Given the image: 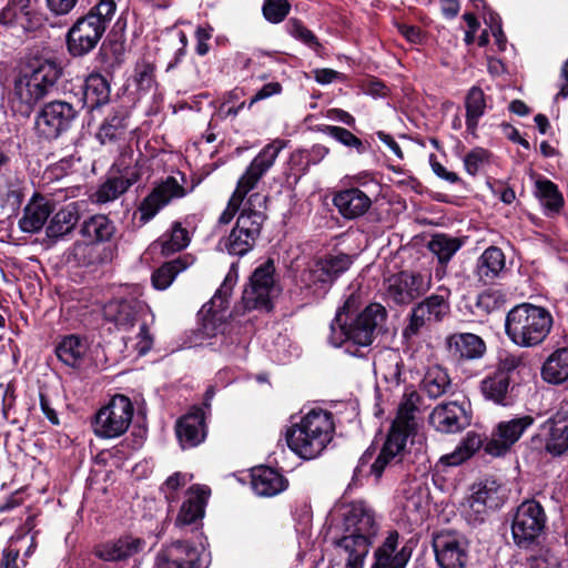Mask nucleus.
Returning a JSON list of instances; mask_svg holds the SVG:
<instances>
[{
	"label": "nucleus",
	"mask_w": 568,
	"mask_h": 568,
	"mask_svg": "<svg viewBox=\"0 0 568 568\" xmlns=\"http://www.w3.org/2000/svg\"><path fill=\"white\" fill-rule=\"evenodd\" d=\"M145 547V540L139 537L124 536L114 541L102 544L95 548V556L104 561L125 560Z\"/></svg>",
	"instance_id": "nucleus-32"
},
{
	"label": "nucleus",
	"mask_w": 568,
	"mask_h": 568,
	"mask_svg": "<svg viewBox=\"0 0 568 568\" xmlns=\"http://www.w3.org/2000/svg\"><path fill=\"white\" fill-rule=\"evenodd\" d=\"M109 311L114 312L111 316L120 328L129 329L135 324L138 311L131 302L121 301L111 304Z\"/></svg>",
	"instance_id": "nucleus-53"
},
{
	"label": "nucleus",
	"mask_w": 568,
	"mask_h": 568,
	"mask_svg": "<svg viewBox=\"0 0 568 568\" xmlns=\"http://www.w3.org/2000/svg\"><path fill=\"white\" fill-rule=\"evenodd\" d=\"M291 4L286 0H265L263 14L272 23L282 22L288 14Z\"/></svg>",
	"instance_id": "nucleus-59"
},
{
	"label": "nucleus",
	"mask_w": 568,
	"mask_h": 568,
	"mask_svg": "<svg viewBox=\"0 0 568 568\" xmlns=\"http://www.w3.org/2000/svg\"><path fill=\"white\" fill-rule=\"evenodd\" d=\"M237 282V271L235 264H232L230 271L224 277L223 283L216 290L213 297L203 305L202 311L207 315H212L213 317H217L220 313L226 310L230 297L233 292V287Z\"/></svg>",
	"instance_id": "nucleus-38"
},
{
	"label": "nucleus",
	"mask_w": 568,
	"mask_h": 568,
	"mask_svg": "<svg viewBox=\"0 0 568 568\" xmlns=\"http://www.w3.org/2000/svg\"><path fill=\"white\" fill-rule=\"evenodd\" d=\"M185 195L183 186L179 184L175 178L169 176L143 200L140 205L141 220L150 221L155 214L165 206L172 199H179Z\"/></svg>",
	"instance_id": "nucleus-22"
},
{
	"label": "nucleus",
	"mask_w": 568,
	"mask_h": 568,
	"mask_svg": "<svg viewBox=\"0 0 568 568\" xmlns=\"http://www.w3.org/2000/svg\"><path fill=\"white\" fill-rule=\"evenodd\" d=\"M545 425H550L545 442V450L552 457L562 456L568 452V423L559 425L549 418Z\"/></svg>",
	"instance_id": "nucleus-43"
},
{
	"label": "nucleus",
	"mask_w": 568,
	"mask_h": 568,
	"mask_svg": "<svg viewBox=\"0 0 568 568\" xmlns=\"http://www.w3.org/2000/svg\"><path fill=\"white\" fill-rule=\"evenodd\" d=\"M521 356L505 354L500 356L496 369L480 382V392L487 400L501 406L511 405L515 402L514 394L518 369L524 367Z\"/></svg>",
	"instance_id": "nucleus-7"
},
{
	"label": "nucleus",
	"mask_w": 568,
	"mask_h": 568,
	"mask_svg": "<svg viewBox=\"0 0 568 568\" xmlns=\"http://www.w3.org/2000/svg\"><path fill=\"white\" fill-rule=\"evenodd\" d=\"M128 111L125 109L114 110L101 124L97 138L104 144L120 139L126 129Z\"/></svg>",
	"instance_id": "nucleus-42"
},
{
	"label": "nucleus",
	"mask_w": 568,
	"mask_h": 568,
	"mask_svg": "<svg viewBox=\"0 0 568 568\" xmlns=\"http://www.w3.org/2000/svg\"><path fill=\"white\" fill-rule=\"evenodd\" d=\"M53 212L50 201L34 193L23 209L22 216L19 220V227L24 233H38L47 223Z\"/></svg>",
	"instance_id": "nucleus-27"
},
{
	"label": "nucleus",
	"mask_w": 568,
	"mask_h": 568,
	"mask_svg": "<svg viewBox=\"0 0 568 568\" xmlns=\"http://www.w3.org/2000/svg\"><path fill=\"white\" fill-rule=\"evenodd\" d=\"M335 429L333 414L321 409H311L298 423L287 428L285 438L288 448L303 459H313L321 455L332 440Z\"/></svg>",
	"instance_id": "nucleus-3"
},
{
	"label": "nucleus",
	"mask_w": 568,
	"mask_h": 568,
	"mask_svg": "<svg viewBox=\"0 0 568 568\" xmlns=\"http://www.w3.org/2000/svg\"><path fill=\"white\" fill-rule=\"evenodd\" d=\"M155 67L146 61H142L135 67L134 82L142 92H149L155 83Z\"/></svg>",
	"instance_id": "nucleus-58"
},
{
	"label": "nucleus",
	"mask_w": 568,
	"mask_h": 568,
	"mask_svg": "<svg viewBox=\"0 0 568 568\" xmlns=\"http://www.w3.org/2000/svg\"><path fill=\"white\" fill-rule=\"evenodd\" d=\"M449 355L458 361L479 359L486 353L484 339L473 333H454L446 337Z\"/></svg>",
	"instance_id": "nucleus-26"
},
{
	"label": "nucleus",
	"mask_w": 568,
	"mask_h": 568,
	"mask_svg": "<svg viewBox=\"0 0 568 568\" xmlns=\"http://www.w3.org/2000/svg\"><path fill=\"white\" fill-rule=\"evenodd\" d=\"M133 417V405L129 397L115 395L95 414L94 433L102 438H115L123 435Z\"/></svg>",
	"instance_id": "nucleus-12"
},
{
	"label": "nucleus",
	"mask_w": 568,
	"mask_h": 568,
	"mask_svg": "<svg viewBox=\"0 0 568 568\" xmlns=\"http://www.w3.org/2000/svg\"><path fill=\"white\" fill-rule=\"evenodd\" d=\"M197 549L184 541L163 547L155 559L156 568H197Z\"/></svg>",
	"instance_id": "nucleus-25"
},
{
	"label": "nucleus",
	"mask_w": 568,
	"mask_h": 568,
	"mask_svg": "<svg viewBox=\"0 0 568 568\" xmlns=\"http://www.w3.org/2000/svg\"><path fill=\"white\" fill-rule=\"evenodd\" d=\"M333 204L344 219L354 220L369 210L372 200L362 190L351 187L336 192Z\"/></svg>",
	"instance_id": "nucleus-30"
},
{
	"label": "nucleus",
	"mask_w": 568,
	"mask_h": 568,
	"mask_svg": "<svg viewBox=\"0 0 568 568\" xmlns=\"http://www.w3.org/2000/svg\"><path fill=\"white\" fill-rule=\"evenodd\" d=\"M452 386L447 371L439 365L429 366L420 381L422 390L432 399L446 395Z\"/></svg>",
	"instance_id": "nucleus-37"
},
{
	"label": "nucleus",
	"mask_w": 568,
	"mask_h": 568,
	"mask_svg": "<svg viewBox=\"0 0 568 568\" xmlns=\"http://www.w3.org/2000/svg\"><path fill=\"white\" fill-rule=\"evenodd\" d=\"M432 287V275L402 271L384 281V294L395 305H409L424 296Z\"/></svg>",
	"instance_id": "nucleus-10"
},
{
	"label": "nucleus",
	"mask_w": 568,
	"mask_h": 568,
	"mask_svg": "<svg viewBox=\"0 0 568 568\" xmlns=\"http://www.w3.org/2000/svg\"><path fill=\"white\" fill-rule=\"evenodd\" d=\"M464 242L445 233L434 234L428 242L429 251L437 256L439 264L446 265L452 257L460 250Z\"/></svg>",
	"instance_id": "nucleus-41"
},
{
	"label": "nucleus",
	"mask_w": 568,
	"mask_h": 568,
	"mask_svg": "<svg viewBox=\"0 0 568 568\" xmlns=\"http://www.w3.org/2000/svg\"><path fill=\"white\" fill-rule=\"evenodd\" d=\"M487 159L488 152L481 148H476L466 154L464 159L465 170L468 174L476 175Z\"/></svg>",
	"instance_id": "nucleus-60"
},
{
	"label": "nucleus",
	"mask_w": 568,
	"mask_h": 568,
	"mask_svg": "<svg viewBox=\"0 0 568 568\" xmlns=\"http://www.w3.org/2000/svg\"><path fill=\"white\" fill-rule=\"evenodd\" d=\"M140 179L136 170H126L121 176L109 178L102 183L93 199L97 203L103 204L116 200L125 193Z\"/></svg>",
	"instance_id": "nucleus-34"
},
{
	"label": "nucleus",
	"mask_w": 568,
	"mask_h": 568,
	"mask_svg": "<svg viewBox=\"0 0 568 568\" xmlns=\"http://www.w3.org/2000/svg\"><path fill=\"white\" fill-rule=\"evenodd\" d=\"M536 194L546 210L558 213L564 205V197L557 185L549 180L536 182Z\"/></svg>",
	"instance_id": "nucleus-48"
},
{
	"label": "nucleus",
	"mask_w": 568,
	"mask_h": 568,
	"mask_svg": "<svg viewBox=\"0 0 568 568\" xmlns=\"http://www.w3.org/2000/svg\"><path fill=\"white\" fill-rule=\"evenodd\" d=\"M288 33L295 39L302 41L304 44L308 45L313 50L317 51L321 48V43L318 42L315 34L307 29L301 21L296 19L288 20L287 24Z\"/></svg>",
	"instance_id": "nucleus-57"
},
{
	"label": "nucleus",
	"mask_w": 568,
	"mask_h": 568,
	"mask_svg": "<svg viewBox=\"0 0 568 568\" xmlns=\"http://www.w3.org/2000/svg\"><path fill=\"white\" fill-rule=\"evenodd\" d=\"M71 104L53 101L44 105L36 119V126L47 139H54L69 128Z\"/></svg>",
	"instance_id": "nucleus-18"
},
{
	"label": "nucleus",
	"mask_w": 568,
	"mask_h": 568,
	"mask_svg": "<svg viewBox=\"0 0 568 568\" xmlns=\"http://www.w3.org/2000/svg\"><path fill=\"white\" fill-rule=\"evenodd\" d=\"M528 568H562L559 559L549 552L532 557L528 562Z\"/></svg>",
	"instance_id": "nucleus-64"
},
{
	"label": "nucleus",
	"mask_w": 568,
	"mask_h": 568,
	"mask_svg": "<svg viewBox=\"0 0 568 568\" xmlns=\"http://www.w3.org/2000/svg\"><path fill=\"white\" fill-rule=\"evenodd\" d=\"M176 437L183 449L201 444L205 438L204 416L201 408H194L181 417L175 426Z\"/></svg>",
	"instance_id": "nucleus-29"
},
{
	"label": "nucleus",
	"mask_w": 568,
	"mask_h": 568,
	"mask_svg": "<svg viewBox=\"0 0 568 568\" xmlns=\"http://www.w3.org/2000/svg\"><path fill=\"white\" fill-rule=\"evenodd\" d=\"M105 32L103 22L94 14H87L73 23V55H83L95 48L97 43Z\"/></svg>",
	"instance_id": "nucleus-24"
},
{
	"label": "nucleus",
	"mask_w": 568,
	"mask_h": 568,
	"mask_svg": "<svg viewBox=\"0 0 568 568\" xmlns=\"http://www.w3.org/2000/svg\"><path fill=\"white\" fill-rule=\"evenodd\" d=\"M405 447L406 440L402 435L388 433L379 455L371 466V474L379 479L385 469L392 468L402 462Z\"/></svg>",
	"instance_id": "nucleus-33"
},
{
	"label": "nucleus",
	"mask_w": 568,
	"mask_h": 568,
	"mask_svg": "<svg viewBox=\"0 0 568 568\" xmlns=\"http://www.w3.org/2000/svg\"><path fill=\"white\" fill-rule=\"evenodd\" d=\"M429 424L439 433L454 434L469 425V416L457 402L443 403L430 413Z\"/></svg>",
	"instance_id": "nucleus-21"
},
{
	"label": "nucleus",
	"mask_w": 568,
	"mask_h": 568,
	"mask_svg": "<svg viewBox=\"0 0 568 568\" xmlns=\"http://www.w3.org/2000/svg\"><path fill=\"white\" fill-rule=\"evenodd\" d=\"M542 379L549 384H562L568 379V347L556 349L541 367Z\"/></svg>",
	"instance_id": "nucleus-39"
},
{
	"label": "nucleus",
	"mask_w": 568,
	"mask_h": 568,
	"mask_svg": "<svg viewBox=\"0 0 568 568\" xmlns=\"http://www.w3.org/2000/svg\"><path fill=\"white\" fill-rule=\"evenodd\" d=\"M210 489L205 486H192L187 490V497L183 501L178 517L175 519L176 527H185L196 524L204 516L206 499Z\"/></svg>",
	"instance_id": "nucleus-31"
},
{
	"label": "nucleus",
	"mask_w": 568,
	"mask_h": 568,
	"mask_svg": "<svg viewBox=\"0 0 568 568\" xmlns=\"http://www.w3.org/2000/svg\"><path fill=\"white\" fill-rule=\"evenodd\" d=\"M256 239L251 235L240 233L237 229L233 227L230 235L220 241V245L229 254L244 256L254 247Z\"/></svg>",
	"instance_id": "nucleus-49"
},
{
	"label": "nucleus",
	"mask_w": 568,
	"mask_h": 568,
	"mask_svg": "<svg viewBox=\"0 0 568 568\" xmlns=\"http://www.w3.org/2000/svg\"><path fill=\"white\" fill-rule=\"evenodd\" d=\"M423 397L414 388H407L398 405L397 415L394 419L389 433H396L407 438L416 429V414L420 412L423 406Z\"/></svg>",
	"instance_id": "nucleus-20"
},
{
	"label": "nucleus",
	"mask_w": 568,
	"mask_h": 568,
	"mask_svg": "<svg viewBox=\"0 0 568 568\" xmlns=\"http://www.w3.org/2000/svg\"><path fill=\"white\" fill-rule=\"evenodd\" d=\"M552 325L554 318L547 308L520 303L507 313L505 333L516 346L531 348L544 343Z\"/></svg>",
	"instance_id": "nucleus-4"
},
{
	"label": "nucleus",
	"mask_w": 568,
	"mask_h": 568,
	"mask_svg": "<svg viewBox=\"0 0 568 568\" xmlns=\"http://www.w3.org/2000/svg\"><path fill=\"white\" fill-rule=\"evenodd\" d=\"M449 297L450 290L439 286L435 293L416 303L409 312L403 336L410 338L432 324L443 322L450 313Z\"/></svg>",
	"instance_id": "nucleus-9"
},
{
	"label": "nucleus",
	"mask_w": 568,
	"mask_h": 568,
	"mask_svg": "<svg viewBox=\"0 0 568 568\" xmlns=\"http://www.w3.org/2000/svg\"><path fill=\"white\" fill-rule=\"evenodd\" d=\"M0 23L30 32L41 27L42 16L36 11L33 0H10L0 12Z\"/></svg>",
	"instance_id": "nucleus-19"
},
{
	"label": "nucleus",
	"mask_w": 568,
	"mask_h": 568,
	"mask_svg": "<svg viewBox=\"0 0 568 568\" xmlns=\"http://www.w3.org/2000/svg\"><path fill=\"white\" fill-rule=\"evenodd\" d=\"M481 446V439L476 434H467L463 442L455 448L454 452L440 458L443 464L448 466H458L468 458Z\"/></svg>",
	"instance_id": "nucleus-47"
},
{
	"label": "nucleus",
	"mask_w": 568,
	"mask_h": 568,
	"mask_svg": "<svg viewBox=\"0 0 568 568\" xmlns=\"http://www.w3.org/2000/svg\"><path fill=\"white\" fill-rule=\"evenodd\" d=\"M361 294L351 293L337 310L331 323L328 342L334 347H345V352L359 355V348L368 347L383 331L387 311L379 303H371L364 308Z\"/></svg>",
	"instance_id": "nucleus-1"
},
{
	"label": "nucleus",
	"mask_w": 568,
	"mask_h": 568,
	"mask_svg": "<svg viewBox=\"0 0 568 568\" xmlns=\"http://www.w3.org/2000/svg\"><path fill=\"white\" fill-rule=\"evenodd\" d=\"M265 206L266 196L260 193L250 195L236 220L234 227L237 229L240 233L243 232L245 235L248 234L257 240L266 220V215L262 211V209H265Z\"/></svg>",
	"instance_id": "nucleus-23"
},
{
	"label": "nucleus",
	"mask_w": 568,
	"mask_h": 568,
	"mask_svg": "<svg viewBox=\"0 0 568 568\" xmlns=\"http://www.w3.org/2000/svg\"><path fill=\"white\" fill-rule=\"evenodd\" d=\"M473 495L477 500H481L488 505L490 509H496L501 504L499 487L494 480H485V483L474 486Z\"/></svg>",
	"instance_id": "nucleus-54"
},
{
	"label": "nucleus",
	"mask_w": 568,
	"mask_h": 568,
	"mask_svg": "<svg viewBox=\"0 0 568 568\" xmlns=\"http://www.w3.org/2000/svg\"><path fill=\"white\" fill-rule=\"evenodd\" d=\"M285 143L275 140L265 145L253 159L245 173L237 182V186L229 200L226 209L220 215L219 222L227 224L240 210L246 194L255 187L261 178L272 168Z\"/></svg>",
	"instance_id": "nucleus-6"
},
{
	"label": "nucleus",
	"mask_w": 568,
	"mask_h": 568,
	"mask_svg": "<svg viewBox=\"0 0 568 568\" xmlns=\"http://www.w3.org/2000/svg\"><path fill=\"white\" fill-rule=\"evenodd\" d=\"M248 337L240 334L239 329L231 325L227 333H224L221 341V352L230 357L244 359L247 355Z\"/></svg>",
	"instance_id": "nucleus-46"
},
{
	"label": "nucleus",
	"mask_w": 568,
	"mask_h": 568,
	"mask_svg": "<svg viewBox=\"0 0 568 568\" xmlns=\"http://www.w3.org/2000/svg\"><path fill=\"white\" fill-rule=\"evenodd\" d=\"M190 262L187 257H178L173 261L164 263L161 267H159L152 274V283L158 290L168 288L176 275L186 270L190 266Z\"/></svg>",
	"instance_id": "nucleus-45"
},
{
	"label": "nucleus",
	"mask_w": 568,
	"mask_h": 568,
	"mask_svg": "<svg viewBox=\"0 0 568 568\" xmlns=\"http://www.w3.org/2000/svg\"><path fill=\"white\" fill-rule=\"evenodd\" d=\"M433 548L440 568H465L468 561V541L456 531L437 534L433 539Z\"/></svg>",
	"instance_id": "nucleus-17"
},
{
	"label": "nucleus",
	"mask_w": 568,
	"mask_h": 568,
	"mask_svg": "<svg viewBox=\"0 0 568 568\" xmlns=\"http://www.w3.org/2000/svg\"><path fill=\"white\" fill-rule=\"evenodd\" d=\"M547 517L544 508L536 500L521 503L514 515L511 536L520 548H529L546 528Z\"/></svg>",
	"instance_id": "nucleus-11"
},
{
	"label": "nucleus",
	"mask_w": 568,
	"mask_h": 568,
	"mask_svg": "<svg viewBox=\"0 0 568 568\" xmlns=\"http://www.w3.org/2000/svg\"><path fill=\"white\" fill-rule=\"evenodd\" d=\"M352 264L353 257L346 253L328 254L321 257L302 272V287L312 296L322 298Z\"/></svg>",
	"instance_id": "nucleus-8"
},
{
	"label": "nucleus",
	"mask_w": 568,
	"mask_h": 568,
	"mask_svg": "<svg viewBox=\"0 0 568 568\" xmlns=\"http://www.w3.org/2000/svg\"><path fill=\"white\" fill-rule=\"evenodd\" d=\"M337 513L342 535L333 540L335 556L329 568H364L378 531L375 513L362 500L343 504Z\"/></svg>",
	"instance_id": "nucleus-2"
},
{
	"label": "nucleus",
	"mask_w": 568,
	"mask_h": 568,
	"mask_svg": "<svg viewBox=\"0 0 568 568\" xmlns=\"http://www.w3.org/2000/svg\"><path fill=\"white\" fill-rule=\"evenodd\" d=\"M414 548L413 539H405L398 531L392 530L375 549L372 568H406Z\"/></svg>",
	"instance_id": "nucleus-16"
},
{
	"label": "nucleus",
	"mask_w": 568,
	"mask_h": 568,
	"mask_svg": "<svg viewBox=\"0 0 568 568\" xmlns=\"http://www.w3.org/2000/svg\"><path fill=\"white\" fill-rule=\"evenodd\" d=\"M505 268V255L497 246L486 248L477 260L476 276L484 284L493 283Z\"/></svg>",
	"instance_id": "nucleus-36"
},
{
	"label": "nucleus",
	"mask_w": 568,
	"mask_h": 568,
	"mask_svg": "<svg viewBox=\"0 0 568 568\" xmlns=\"http://www.w3.org/2000/svg\"><path fill=\"white\" fill-rule=\"evenodd\" d=\"M534 423L535 418L530 415L499 422L485 445V452L494 457L505 456Z\"/></svg>",
	"instance_id": "nucleus-15"
},
{
	"label": "nucleus",
	"mask_w": 568,
	"mask_h": 568,
	"mask_svg": "<svg viewBox=\"0 0 568 568\" xmlns=\"http://www.w3.org/2000/svg\"><path fill=\"white\" fill-rule=\"evenodd\" d=\"M115 10L116 3L114 0H100L99 3L89 11L88 14H94L97 18H99L106 29L115 13Z\"/></svg>",
	"instance_id": "nucleus-61"
},
{
	"label": "nucleus",
	"mask_w": 568,
	"mask_h": 568,
	"mask_svg": "<svg viewBox=\"0 0 568 568\" xmlns=\"http://www.w3.org/2000/svg\"><path fill=\"white\" fill-rule=\"evenodd\" d=\"M398 504L409 521L420 520L428 504L427 488L417 480L405 484L398 496Z\"/></svg>",
	"instance_id": "nucleus-28"
},
{
	"label": "nucleus",
	"mask_w": 568,
	"mask_h": 568,
	"mask_svg": "<svg viewBox=\"0 0 568 568\" xmlns=\"http://www.w3.org/2000/svg\"><path fill=\"white\" fill-rule=\"evenodd\" d=\"M71 232V211L62 209L55 213L47 227V235L58 240Z\"/></svg>",
	"instance_id": "nucleus-55"
},
{
	"label": "nucleus",
	"mask_w": 568,
	"mask_h": 568,
	"mask_svg": "<svg viewBox=\"0 0 568 568\" xmlns=\"http://www.w3.org/2000/svg\"><path fill=\"white\" fill-rule=\"evenodd\" d=\"M26 539L24 535H14L10 538L9 545L2 550L1 568H22L26 561L20 559V548L14 545Z\"/></svg>",
	"instance_id": "nucleus-56"
},
{
	"label": "nucleus",
	"mask_w": 568,
	"mask_h": 568,
	"mask_svg": "<svg viewBox=\"0 0 568 568\" xmlns=\"http://www.w3.org/2000/svg\"><path fill=\"white\" fill-rule=\"evenodd\" d=\"M115 232V226L106 215L97 214L85 220L80 229L84 244L73 246V257L82 264H93L99 260L94 244L109 241Z\"/></svg>",
	"instance_id": "nucleus-14"
},
{
	"label": "nucleus",
	"mask_w": 568,
	"mask_h": 568,
	"mask_svg": "<svg viewBox=\"0 0 568 568\" xmlns=\"http://www.w3.org/2000/svg\"><path fill=\"white\" fill-rule=\"evenodd\" d=\"M54 354L64 366H71V335L62 336L54 346Z\"/></svg>",
	"instance_id": "nucleus-63"
},
{
	"label": "nucleus",
	"mask_w": 568,
	"mask_h": 568,
	"mask_svg": "<svg viewBox=\"0 0 568 568\" xmlns=\"http://www.w3.org/2000/svg\"><path fill=\"white\" fill-rule=\"evenodd\" d=\"M318 131L335 139L341 144L354 149L358 154H364L367 151L364 142L347 129L336 125H321Z\"/></svg>",
	"instance_id": "nucleus-50"
},
{
	"label": "nucleus",
	"mask_w": 568,
	"mask_h": 568,
	"mask_svg": "<svg viewBox=\"0 0 568 568\" xmlns=\"http://www.w3.org/2000/svg\"><path fill=\"white\" fill-rule=\"evenodd\" d=\"M467 306L475 317L481 320L500 307L499 295L496 292H484Z\"/></svg>",
	"instance_id": "nucleus-52"
},
{
	"label": "nucleus",
	"mask_w": 568,
	"mask_h": 568,
	"mask_svg": "<svg viewBox=\"0 0 568 568\" xmlns=\"http://www.w3.org/2000/svg\"><path fill=\"white\" fill-rule=\"evenodd\" d=\"M187 481V475L182 473H174L171 475L162 486V491L165 494V498L169 501L174 500L173 493L180 487L184 486Z\"/></svg>",
	"instance_id": "nucleus-62"
},
{
	"label": "nucleus",
	"mask_w": 568,
	"mask_h": 568,
	"mask_svg": "<svg viewBox=\"0 0 568 568\" xmlns=\"http://www.w3.org/2000/svg\"><path fill=\"white\" fill-rule=\"evenodd\" d=\"M83 103L89 109L98 108L109 101L110 85L101 74H90L82 85Z\"/></svg>",
	"instance_id": "nucleus-40"
},
{
	"label": "nucleus",
	"mask_w": 568,
	"mask_h": 568,
	"mask_svg": "<svg viewBox=\"0 0 568 568\" xmlns=\"http://www.w3.org/2000/svg\"><path fill=\"white\" fill-rule=\"evenodd\" d=\"M466 126L470 132H475L479 119L485 114L486 101L484 91L479 87H471L466 95Z\"/></svg>",
	"instance_id": "nucleus-44"
},
{
	"label": "nucleus",
	"mask_w": 568,
	"mask_h": 568,
	"mask_svg": "<svg viewBox=\"0 0 568 568\" xmlns=\"http://www.w3.org/2000/svg\"><path fill=\"white\" fill-rule=\"evenodd\" d=\"M287 480L271 467H258L252 474V488L256 495L272 497L282 493Z\"/></svg>",
	"instance_id": "nucleus-35"
},
{
	"label": "nucleus",
	"mask_w": 568,
	"mask_h": 568,
	"mask_svg": "<svg viewBox=\"0 0 568 568\" xmlns=\"http://www.w3.org/2000/svg\"><path fill=\"white\" fill-rule=\"evenodd\" d=\"M190 243V234L180 222H174L170 234L162 241V253L173 254L185 248Z\"/></svg>",
	"instance_id": "nucleus-51"
},
{
	"label": "nucleus",
	"mask_w": 568,
	"mask_h": 568,
	"mask_svg": "<svg viewBox=\"0 0 568 568\" xmlns=\"http://www.w3.org/2000/svg\"><path fill=\"white\" fill-rule=\"evenodd\" d=\"M274 272V263L271 260L254 270L242 294V303L245 310H261L266 312L272 310Z\"/></svg>",
	"instance_id": "nucleus-13"
},
{
	"label": "nucleus",
	"mask_w": 568,
	"mask_h": 568,
	"mask_svg": "<svg viewBox=\"0 0 568 568\" xmlns=\"http://www.w3.org/2000/svg\"><path fill=\"white\" fill-rule=\"evenodd\" d=\"M61 70L51 61H33L27 64L14 82V95L29 111L54 85Z\"/></svg>",
	"instance_id": "nucleus-5"
}]
</instances>
